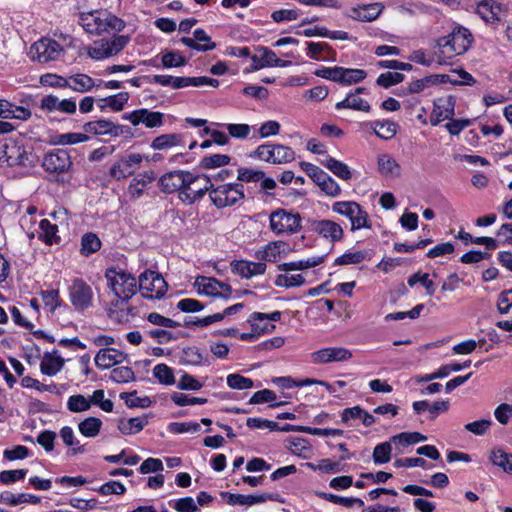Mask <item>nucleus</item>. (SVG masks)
<instances>
[{
  "label": "nucleus",
  "mask_w": 512,
  "mask_h": 512,
  "mask_svg": "<svg viewBox=\"0 0 512 512\" xmlns=\"http://www.w3.org/2000/svg\"><path fill=\"white\" fill-rule=\"evenodd\" d=\"M108 287L114 293L116 300L112 305L118 307L120 303H127L136 294L138 286L136 278L123 270L108 268L105 272Z\"/></svg>",
  "instance_id": "1"
},
{
  "label": "nucleus",
  "mask_w": 512,
  "mask_h": 512,
  "mask_svg": "<svg viewBox=\"0 0 512 512\" xmlns=\"http://www.w3.org/2000/svg\"><path fill=\"white\" fill-rule=\"evenodd\" d=\"M472 41L473 36L467 28L455 27L449 35L437 40L439 57L451 59L456 55H462L470 48Z\"/></svg>",
  "instance_id": "2"
},
{
  "label": "nucleus",
  "mask_w": 512,
  "mask_h": 512,
  "mask_svg": "<svg viewBox=\"0 0 512 512\" xmlns=\"http://www.w3.org/2000/svg\"><path fill=\"white\" fill-rule=\"evenodd\" d=\"M30 153L25 146L14 139L0 141V166H28L30 164Z\"/></svg>",
  "instance_id": "3"
},
{
  "label": "nucleus",
  "mask_w": 512,
  "mask_h": 512,
  "mask_svg": "<svg viewBox=\"0 0 512 512\" xmlns=\"http://www.w3.org/2000/svg\"><path fill=\"white\" fill-rule=\"evenodd\" d=\"M209 197L217 208L233 206L244 199V186L240 183L213 186L209 191Z\"/></svg>",
  "instance_id": "4"
},
{
  "label": "nucleus",
  "mask_w": 512,
  "mask_h": 512,
  "mask_svg": "<svg viewBox=\"0 0 512 512\" xmlns=\"http://www.w3.org/2000/svg\"><path fill=\"white\" fill-rule=\"evenodd\" d=\"M270 228L276 234H294L301 230V216L297 212L277 209L270 214Z\"/></svg>",
  "instance_id": "5"
},
{
  "label": "nucleus",
  "mask_w": 512,
  "mask_h": 512,
  "mask_svg": "<svg viewBox=\"0 0 512 512\" xmlns=\"http://www.w3.org/2000/svg\"><path fill=\"white\" fill-rule=\"evenodd\" d=\"M130 42L127 35H117L112 39H101L94 41L88 49V55L95 60H102L117 55Z\"/></svg>",
  "instance_id": "6"
},
{
  "label": "nucleus",
  "mask_w": 512,
  "mask_h": 512,
  "mask_svg": "<svg viewBox=\"0 0 512 512\" xmlns=\"http://www.w3.org/2000/svg\"><path fill=\"white\" fill-rule=\"evenodd\" d=\"M191 178L189 184H185L184 189L179 193V199L188 204L202 199L206 192H209L214 186L212 178L206 174L194 175L191 173Z\"/></svg>",
  "instance_id": "7"
},
{
  "label": "nucleus",
  "mask_w": 512,
  "mask_h": 512,
  "mask_svg": "<svg viewBox=\"0 0 512 512\" xmlns=\"http://www.w3.org/2000/svg\"><path fill=\"white\" fill-rule=\"evenodd\" d=\"M139 290L146 299H160L167 291V283L159 273L146 270L139 276Z\"/></svg>",
  "instance_id": "8"
},
{
  "label": "nucleus",
  "mask_w": 512,
  "mask_h": 512,
  "mask_svg": "<svg viewBox=\"0 0 512 512\" xmlns=\"http://www.w3.org/2000/svg\"><path fill=\"white\" fill-rule=\"evenodd\" d=\"M332 210L349 218L352 231L370 227L367 212L354 201L335 202L332 205Z\"/></svg>",
  "instance_id": "9"
},
{
  "label": "nucleus",
  "mask_w": 512,
  "mask_h": 512,
  "mask_svg": "<svg viewBox=\"0 0 512 512\" xmlns=\"http://www.w3.org/2000/svg\"><path fill=\"white\" fill-rule=\"evenodd\" d=\"M62 51V46L56 40L51 38H42L32 44L30 48V55L32 60H37L40 63H46L56 60Z\"/></svg>",
  "instance_id": "10"
},
{
  "label": "nucleus",
  "mask_w": 512,
  "mask_h": 512,
  "mask_svg": "<svg viewBox=\"0 0 512 512\" xmlns=\"http://www.w3.org/2000/svg\"><path fill=\"white\" fill-rule=\"evenodd\" d=\"M164 114L146 108L124 113L122 119L129 121L133 126L143 124L148 129L159 128L164 124Z\"/></svg>",
  "instance_id": "11"
},
{
  "label": "nucleus",
  "mask_w": 512,
  "mask_h": 512,
  "mask_svg": "<svg viewBox=\"0 0 512 512\" xmlns=\"http://www.w3.org/2000/svg\"><path fill=\"white\" fill-rule=\"evenodd\" d=\"M42 166L46 172L56 175L67 172L71 166L72 161L69 153L64 149H55L45 154Z\"/></svg>",
  "instance_id": "12"
},
{
  "label": "nucleus",
  "mask_w": 512,
  "mask_h": 512,
  "mask_svg": "<svg viewBox=\"0 0 512 512\" xmlns=\"http://www.w3.org/2000/svg\"><path fill=\"white\" fill-rule=\"evenodd\" d=\"M195 286L198 288L199 293L224 299H229L233 292L229 284L213 277L199 276L195 281Z\"/></svg>",
  "instance_id": "13"
},
{
  "label": "nucleus",
  "mask_w": 512,
  "mask_h": 512,
  "mask_svg": "<svg viewBox=\"0 0 512 512\" xmlns=\"http://www.w3.org/2000/svg\"><path fill=\"white\" fill-rule=\"evenodd\" d=\"M69 297L72 305L78 311L92 306V288L82 279H75L69 288Z\"/></svg>",
  "instance_id": "14"
},
{
  "label": "nucleus",
  "mask_w": 512,
  "mask_h": 512,
  "mask_svg": "<svg viewBox=\"0 0 512 512\" xmlns=\"http://www.w3.org/2000/svg\"><path fill=\"white\" fill-rule=\"evenodd\" d=\"M191 179V172L175 170L163 174L158 181V185L163 193L170 194L176 191L180 193L184 189V185L189 184Z\"/></svg>",
  "instance_id": "15"
},
{
  "label": "nucleus",
  "mask_w": 512,
  "mask_h": 512,
  "mask_svg": "<svg viewBox=\"0 0 512 512\" xmlns=\"http://www.w3.org/2000/svg\"><path fill=\"white\" fill-rule=\"evenodd\" d=\"M86 133L94 135H108L111 137H118L123 134L130 133V127L115 124L114 122L106 119H99L90 121L83 126Z\"/></svg>",
  "instance_id": "16"
},
{
  "label": "nucleus",
  "mask_w": 512,
  "mask_h": 512,
  "mask_svg": "<svg viewBox=\"0 0 512 512\" xmlns=\"http://www.w3.org/2000/svg\"><path fill=\"white\" fill-rule=\"evenodd\" d=\"M311 358L314 364L343 362L352 358V352L343 347H328L313 352Z\"/></svg>",
  "instance_id": "17"
},
{
  "label": "nucleus",
  "mask_w": 512,
  "mask_h": 512,
  "mask_svg": "<svg viewBox=\"0 0 512 512\" xmlns=\"http://www.w3.org/2000/svg\"><path fill=\"white\" fill-rule=\"evenodd\" d=\"M222 497L226 499L230 505H247L251 506L257 503H263L267 500L277 501L278 494L262 493L260 495H243L223 492Z\"/></svg>",
  "instance_id": "18"
},
{
  "label": "nucleus",
  "mask_w": 512,
  "mask_h": 512,
  "mask_svg": "<svg viewBox=\"0 0 512 512\" xmlns=\"http://www.w3.org/2000/svg\"><path fill=\"white\" fill-rule=\"evenodd\" d=\"M311 230L329 239L331 242L340 241L343 237L342 227L332 220H317L311 223Z\"/></svg>",
  "instance_id": "19"
},
{
  "label": "nucleus",
  "mask_w": 512,
  "mask_h": 512,
  "mask_svg": "<svg viewBox=\"0 0 512 512\" xmlns=\"http://www.w3.org/2000/svg\"><path fill=\"white\" fill-rule=\"evenodd\" d=\"M454 115V101L449 97L446 101L439 100L434 103V108L430 116V123L433 126L440 122L451 119Z\"/></svg>",
  "instance_id": "20"
},
{
  "label": "nucleus",
  "mask_w": 512,
  "mask_h": 512,
  "mask_svg": "<svg viewBox=\"0 0 512 512\" xmlns=\"http://www.w3.org/2000/svg\"><path fill=\"white\" fill-rule=\"evenodd\" d=\"M125 358L124 353L115 349L103 348L98 351L95 356V364L100 369H108L116 365Z\"/></svg>",
  "instance_id": "21"
},
{
  "label": "nucleus",
  "mask_w": 512,
  "mask_h": 512,
  "mask_svg": "<svg viewBox=\"0 0 512 512\" xmlns=\"http://www.w3.org/2000/svg\"><path fill=\"white\" fill-rule=\"evenodd\" d=\"M448 79L447 75H429L422 79H417L415 81H412L408 84V87L406 90L402 93L404 95L407 94H414V93H420L425 88L436 85L438 83H445Z\"/></svg>",
  "instance_id": "22"
},
{
  "label": "nucleus",
  "mask_w": 512,
  "mask_h": 512,
  "mask_svg": "<svg viewBox=\"0 0 512 512\" xmlns=\"http://www.w3.org/2000/svg\"><path fill=\"white\" fill-rule=\"evenodd\" d=\"M180 363L184 365H209L208 355L204 356L196 346L184 347L181 351Z\"/></svg>",
  "instance_id": "23"
},
{
  "label": "nucleus",
  "mask_w": 512,
  "mask_h": 512,
  "mask_svg": "<svg viewBox=\"0 0 512 512\" xmlns=\"http://www.w3.org/2000/svg\"><path fill=\"white\" fill-rule=\"evenodd\" d=\"M501 7L495 3L494 0H482L478 3L477 13L479 16L488 23H495L500 21Z\"/></svg>",
  "instance_id": "24"
},
{
  "label": "nucleus",
  "mask_w": 512,
  "mask_h": 512,
  "mask_svg": "<svg viewBox=\"0 0 512 512\" xmlns=\"http://www.w3.org/2000/svg\"><path fill=\"white\" fill-rule=\"evenodd\" d=\"M64 366V359L57 355V351L52 353H45L43 360L40 364V370L43 374L48 376L56 375Z\"/></svg>",
  "instance_id": "25"
},
{
  "label": "nucleus",
  "mask_w": 512,
  "mask_h": 512,
  "mask_svg": "<svg viewBox=\"0 0 512 512\" xmlns=\"http://www.w3.org/2000/svg\"><path fill=\"white\" fill-rule=\"evenodd\" d=\"M307 54L313 60H334L336 52L327 43L308 42Z\"/></svg>",
  "instance_id": "26"
},
{
  "label": "nucleus",
  "mask_w": 512,
  "mask_h": 512,
  "mask_svg": "<svg viewBox=\"0 0 512 512\" xmlns=\"http://www.w3.org/2000/svg\"><path fill=\"white\" fill-rule=\"evenodd\" d=\"M381 11L382 6L380 3H371L354 8L352 17L359 21L370 22L375 20L380 15Z\"/></svg>",
  "instance_id": "27"
},
{
  "label": "nucleus",
  "mask_w": 512,
  "mask_h": 512,
  "mask_svg": "<svg viewBox=\"0 0 512 512\" xmlns=\"http://www.w3.org/2000/svg\"><path fill=\"white\" fill-rule=\"evenodd\" d=\"M378 168L385 177L398 178L401 175L400 164L387 154L378 157Z\"/></svg>",
  "instance_id": "28"
},
{
  "label": "nucleus",
  "mask_w": 512,
  "mask_h": 512,
  "mask_svg": "<svg viewBox=\"0 0 512 512\" xmlns=\"http://www.w3.org/2000/svg\"><path fill=\"white\" fill-rule=\"evenodd\" d=\"M325 258H326V255H322V256H314V257L308 258L306 260L282 263V264L278 265V270L284 271V272L295 271V270H305L308 268L318 266L319 264L324 262Z\"/></svg>",
  "instance_id": "29"
},
{
  "label": "nucleus",
  "mask_w": 512,
  "mask_h": 512,
  "mask_svg": "<svg viewBox=\"0 0 512 512\" xmlns=\"http://www.w3.org/2000/svg\"><path fill=\"white\" fill-rule=\"evenodd\" d=\"M321 164L342 180L347 181L352 178V172L350 168L345 163L331 156H327L324 160L321 161Z\"/></svg>",
  "instance_id": "30"
},
{
  "label": "nucleus",
  "mask_w": 512,
  "mask_h": 512,
  "mask_svg": "<svg viewBox=\"0 0 512 512\" xmlns=\"http://www.w3.org/2000/svg\"><path fill=\"white\" fill-rule=\"evenodd\" d=\"M184 146V140L182 134H162L153 139L151 148L154 150H164L174 146Z\"/></svg>",
  "instance_id": "31"
},
{
  "label": "nucleus",
  "mask_w": 512,
  "mask_h": 512,
  "mask_svg": "<svg viewBox=\"0 0 512 512\" xmlns=\"http://www.w3.org/2000/svg\"><path fill=\"white\" fill-rule=\"evenodd\" d=\"M370 128L373 129L374 133L381 139L390 140L396 133L398 125L389 120L380 121L376 120L369 123Z\"/></svg>",
  "instance_id": "32"
},
{
  "label": "nucleus",
  "mask_w": 512,
  "mask_h": 512,
  "mask_svg": "<svg viewBox=\"0 0 512 512\" xmlns=\"http://www.w3.org/2000/svg\"><path fill=\"white\" fill-rule=\"evenodd\" d=\"M148 424L147 416L120 419L118 429L122 434L130 435L140 432Z\"/></svg>",
  "instance_id": "33"
},
{
  "label": "nucleus",
  "mask_w": 512,
  "mask_h": 512,
  "mask_svg": "<svg viewBox=\"0 0 512 512\" xmlns=\"http://www.w3.org/2000/svg\"><path fill=\"white\" fill-rule=\"evenodd\" d=\"M103 13L96 14H88L85 17H82V26L83 28L90 34L100 35L103 32H106L105 21H103Z\"/></svg>",
  "instance_id": "34"
},
{
  "label": "nucleus",
  "mask_w": 512,
  "mask_h": 512,
  "mask_svg": "<svg viewBox=\"0 0 512 512\" xmlns=\"http://www.w3.org/2000/svg\"><path fill=\"white\" fill-rule=\"evenodd\" d=\"M68 81L70 82L68 88L81 93L90 91L94 86L99 87L102 83L100 80L99 84L95 85L94 80L86 74H76L71 76Z\"/></svg>",
  "instance_id": "35"
},
{
  "label": "nucleus",
  "mask_w": 512,
  "mask_h": 512,
  "mask_svg": "<svg viewBox=\"0 0 512 512\" xmlns=\"http://www.w3.org/2000/svg\"><path fill=\"white\" fill-rule=\"evenodd\" d=\"M335 107L337 110L353 109L364 112H369L371 109L369 103L363 100L362 98L356 96V94H348L347 97L344 100L338 102L335 105Z\"/></svg>",
  "instance_id": "36"
},
{
  "label": "nucleus",
  "mask_w": 512,
  "mask_h": 512,
  "mask_svg": "<svg viewBox=\"0 0 512 512\" xmlns=\"http://www.w3.org/2000/svg\"><path fill=\"white\" fill-rule=\"evenodd\" d=\"M0 501L10 506H17L19 504L26 502L37 504L40 502V498L38 496L31 494L20 493L18 495H15L11 492L6 491L0 495Z\"/></svg>",
  "instance_id": "37"
},
{
  "label": "nucleus",
  "mask_w": 512,
  "mask_h": 512,
  "mask_svg": "<svg viewBox=\"0 0 512 512\" xmlns=\"http://www.w3.org/2000/svg\"><path fill=\"white\" fill-rule=\"evenodd\" d=\"M490 460L494 465L503 469L504 472L512 474V454L506 453L500 448L493 449Z\"/></svg>",
  "instance_id": "38"
},
{
  "label": "nucleus",
  "mask_w": 512,
  "mask_h": 512,
  "mask_svg": "<svg viewBox=\"0 0 512 512\" xmlns=\"http://www.w3.org/2000/svg\"><path fill=\"white\" fill-rule=\"evenodd\" d=\"M276 53L266 47L261 48L258 54L252 56L253 70H259L264 67H273Z\"/></svg>",
  "instance_id": "39"
},
{
  "label": "nucleus",
  "mask_w": 512,
  "mask_h": 512,
  "mask_svg": "<svg viewBox=\"0 0 512 512\" xmlns=\"http://www.w3.org/2000/svg\"><path fill=\"white\" fill-rule=\"evenodd\" d=\"M101 427L102 421L97 417H88L78 424L80 433L89 438L96 437L99 434Z\"/></svg>",
  "instance_id": "40"
},
{
  "label": "nucleus",
  "mask_w": 512,
  "mask_h": 512,
  "mask_svg": "<svg viewBox=\"0 0 512 512\" xmlns=\"http://www.w3.org/2000/svg\"><path fill=\"white\" fill-rule=\"evenodd\" d=\"M230 161V156L226 154H212L203 157L199 166L203 169H215L228 165Z\"/></svg>",
  "instance_id": "41"
},
{
  "label": "nucleus",
  "mask_w": 512,
  "mask_h": 512,
  "mask_svg": "<svg viewBox=\"0 0 512 512\" xmlns=\"http://www.w3.org/2000/svg\"><path fill=\"white\" fill-rule=\"evenodd\" d=\"M273 150L275 165L286 164L295 159V151L289 146L273 143Z\"/></svg>",
  "instance_id": "42"
},
{
  "label": "nucleus",
  "mask_w": 512,
  "mask_h": 512,
  "mask_svg": "<svg viewBox=\"0 0 512 512\" xmlns=\"http://www.w3.org/2000/svg\"><path fill=\"white\" fill-rule=\"evenodd\" d=\"M101 248V241L95 233L89 232L82 236L81 239V253L89 256L97 252Z\"/></svg>",
  "instance_id": "43"
},
{
  "label": "nucleus",
  "mask_w": 512,
  "mask_h": 512,
  "mask_svg": "<svg viewBox=\"0 0 512 512\" xmlns=\"http://www.w3.org/2000/svg\"><path fill=\"white\" fill-rule=\"evenodd\" d=\"M288 449L295 455L307 458L311 453V445L307 439L294 437L289 440Z\"/></svg>",
  "instance_id": "44"
},
{
  "label": "nucleus",
  "mask_w": 512,
  "mask_h": 512,
  "mask_svg": "<svg viewBox=\"0 0 512 512\" xmlns=\"http://www.w3.org/2000/svg\"><path fill=\"white\" fill-rule=\"evenodd\" d=\"M366 76V71L362 69H351L341 67L340 83L344 85L359 83L360 81L364 80Z\"/></svg>",
  "instance_id": "45"
},
{
  "label": "nucleus",
  "mask_w": 512,
  "mask_h": 512,
  "mask_svg": "<svg viewBox=\"0 0 512 512\" xmlns=\"http://www.w3.org/2000/svg\"><path fill=\"white\" fill-rule=\"evenodd\" d=\"M120 398L122 400H125V404L129 407V408H135V407H140V408H148L151 406L152 404V401L149 397H137L136 396V391H133V392H122L120 394Z\"/></svg>",
  "instance_id": "46"
},
{
  "label": "nucleus",
  "mask_w": 512,
  "mask_h": 512,
  "mask_svg": "<svg viewBox=\"0 0 512 512\" xmlns=\"http://www.w3.org/2000/svg\"><path fill=\"white\" fill-rule=\"evenodd\" d=\"M274 284L277 287H300L305 284V278L301 274L296 275H287V274H279L274 281Z\"/></svg>",
  "instance_id": "47"
},
{
  "label": "nucleus",
  "mask_w": 512,
  "mask_h": 512,
  "mask_svg": "<svg viewBox=\"0 0 512 512\" xmlns=\"http://www.w3.org/2000/svg\"><path fill=\"white\" fill-rule=\"evenodd\" d=\"M153 375L161 384L172 385L175 383L173 370L166 364H157L153 368Z\"/></svg>",
  "instance_id": "48"
},
{
  "label": "nucleus",
  "mask_w": 512,
  "mask_h": 512,
  "mask_svg": "<svg viewBox=\"0 0 512 512\" xmlns=\"http://www.w3.org/2000/svg\"><path fill=\"white\" fill-rule=\"evenodd\" d=\"M91 407V401L81 394L72 395L68 398L67 408L69 411L74 413H80L89 410Z\"/></svg>",
  "instance_id": "49"
},
{
  "label": "nucleus",
  "mask_w": 512,
  "mask_h": 512,
  "mask_svg": "<svg viewBox=\"0 0 512 512\" xmlns=\"http://www.w3.org/2000/svg\"><path fill=\"white\" fill-rule=\"evenodd\" d=\"M426 440L427 437L419 432H402L391 438L392 442L399 443L403 446L423 442Z\"/></svg>",
  "instance_id": "50"
},
{
  "label": "nucleus",
  "mask_w": 512,
  "mask_h": 512,
  "mask_svg": "<svg viewBox=\"0 0 512 512\" xmlns=\"http://www.w3.org/2000/svg\"><path fill=\"white\" fill-rule=\"evenodd\" d=\"M161 62L164 68L182 67L187 64V59L177 51H169L162 55Z\"/></svg>",
  "instance_id": "51"
},
{
  "label": "nucleus",
  "mask_w": 512,
  "mask_h": 512,
  "mask_svg": "<svg viewBox=\"0 0 512 512\" xmlns=\"http://www.w3.org/2000/svg\"><path fill=\"white\" fill-rule=\"evenodd\" d=\"M392 446L390 442H383L375 446L373 450V461L376 464L387 463L391 459Z\"/></svg>",
  "instance_id": "52"
},
{
  "label": "nucleus",
  "mask_w": 512,
  "mask_h": 512,
  "mask_svg": "<svg viewBox=\"0 0 512 512\" xmlns=\"http://www.w3.org/2000/svg\"><path fill=\"white\" fill-rule=\"evenodd\" d=\"M40 229L42 230L43 241L46 244L57 243L59 237L56 235L58 231L57 225L51 224L49 220L43 219L40 221Z\"/></svg>",
  "instance_id": "53"
},
{
  "label": "nucleus",
  "mask_w": 512,
  "mask_h": 512,
  "mask_svg": "<svg viewBox=\"0 0 512 512\" xmlns=\"http://www.w3.org/2000/svg\"><path fill=\"white\" fill-rule=\"evenodd\" d=\"M89 139L85 133H63L58 134L54 137V144L57 145H69L85 142Z\"/></svg>",
  "instance_id": "54"
},
{
  "label": "nucleus",
  "mask_w": 512,
  "mask_h": 512,
  "mask_svg": "<svg viewBox=\"0 0 512 512\" xmlns=\"http://www.w3.org/2000/svg\"><path fill=\"white\" fill-rule=\"evenodd\" d=\"M129 100V94L127 92H120L116 95H112L106 98L99 99L100 103L107 102L108 107L113 111H121L125 104Z\"/></svg>",
  "instance_id": "55"
},
{
  "label": "nucleus",
  "mask_w": 512,
  "mask_h": 512,
  "mask_svg": "<svg viewBox=\"0 0 512 512\" xmlns=\"http://www.w3.org/2000/svg\"><path fill=\"white\" fill-rule=\"evenodd\" d=\"M110 379L116 383H127L135 380V374L130 367L121 366L111 371Z\"/></svg>",
  "instance_id": "56"
},
{
  "label": "nucleus",
  "mask_w": 512,
  "mask_h": 512,
  "mask_svg": "<svg viewBox=\"0 0 512 512\" xmlns=\"http://www.w3.org/2000/svg\"><path fill=\"white\" fill-rule=\"evenodd\" d=\"M227 385L232 389L246 390L253 387V380L234 373L227 376Z\"/></svg>",
  "instance_id": "57"
},
{
  "label": "nucleus",
  "mask_w": 512,
  "mask_h": 512,
  "mask_svg": "<svg viewBox=\"0 0 512 512\" xmlns=\"http://www.w3.org/2000/svg\"><path fill=\"white\" fill-rule=\"evenodd\" d=\"M142 160L143 156L141 154L132 153L122 157L119 161L122 164V168L126 171V174L131 176L135 170L139 168Z\"/></svg>",
  "instance_id": "58"
},
{
  "label": "nucleus",
  "mask_w": 512,
  "mask_h": 512,
  "mask_svg": "<svg viewBox=\"0 0 512 512\" xmlns=\"http://www.w3.org/2000/svg\"><path fill=\"white\" fill-rule=\"evenodd\" d=\"M169 505L178 512H198V506L192 497L171 500Z\"/></svg>",
  "instance_id": "59"
},
{
  "label": "nucleus",
  "mask_w": 512,
  "mask_h": 512,
  "mask_svg": "<svg viewBox=\"0 0 512 512\" xmlns=\"http://www.w3.org/2000/svg\"><path fill=\"white\" fill-rule=\"evenodd\" d=\"M250 156L274 164L273 143L259 145Z\"/></svg>",
  "instance_id": "60"
},
{
  "label": "nucleus",
  "mask_w": 512,
  "mask_h": 512,
  "mask_svg": "<svg viewBox=\"0 0 512 512\" xmlns=\"http://www.w3.org/2000/svg\"><path fill=\"white\" fill-rule=\"evenodd\" d=\"M228 132V135L236 139H246L250 132L251 127L248 124H221Z\"/></svg>",
  "instance_id": "61"
},
{
  "label": "nucleus",
  "mask_w": 512,
  "mask_h": 512,
  "mask_svg": "<svg viewBox=\"0 0 512 512\" xmlns=\"http://www.w3.org/2000/svg\"><path fill=\"white\" fill-rule=\"evenodd\" d=\"M404 80V75L399 72H386L378 76L376 83L383 88L401 83Z\"/></svg>",
  "instance_id": "62"
},
{
  "label": "nucleus",
  "mask_w": 512,
  "mask_h": 512,
  "mask_svg": "<svg viewBox=\"0 0 512 512\" xmlns=\"http://www.w3.org/2000/svg\"><path fill=\"white\" fill-rule=\"evenodd\" d=\"M265 176L262 170H255L250 168L241 167L238 169L237 179L242 182H258Z\"/></svg>",
  "instance_id": "63"
},
{
  "label": "nucleus",
  "mask_w": 512,
  "mask_h": 512,
  "mask_svg": "<svg viewBox=\"0 0 512 512\" xmlns=\"http://www.w3.org/2000/svg\"><path fill=\"white\" fill-rule=\"evenodd\" d=\"M40 295L44 305L48 307L51 312H54L61 305L58 290L52 289L41 291Z\"/></svg>",
  "instance_id": "64"
}]
</instances>
